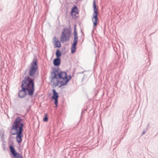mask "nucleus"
I'll return each mask as SVG.
<instances>
[{
	"mask_svg": "<svg viewBox=\"0 0 158 158\" xmlns=\"http://www.w3.org/2000/svg\"><path fill=\"white\" fill-rule=\"evenodd\" d=\"M22 120L20 117H17L12 125L10 131L12 135H17L16 140L19 143L22 142L23 136L22 133L23 131V124L22 122Z\"/></svg>",
	"mask_w": 158,
	"mask_h": 158,
	"instance_id": "3",
	"label": "nucleus"
},
{
	"mask_svg": "<svg viewBox=\"0 0 158 158\" xmlns=\"http://www.w3.org/2000/svg\"><path fill=\"white\" fill-rule=\"evenodd\" d=\"M71 15L73 17H76L77 15L79 14L78 9L76 6L73 7L71 12Z\"/></svg>",
	"mask_w": 158,
	"mask_h": 158,
	"instance_id": "10",
	"label": "nucleus"
},
{
	"mask_svg": "<svg viewBox=\"0 0 158 158\" xmlns=\"http://www.w3.org/2000/svg\"><path fill=\"white\" fill-rule=\"evenodd\" d=\"M77 43H73L72 45L71 48V53H73L76 51V46Z\"/></svg>",
	"mask_w": 158,
	"mask_h": 158,
	"instance_id": "12",
	"label": "nucleus"
},
{
	"mask_svg": "<svg viewBox=\"0 0 158 158\" xmlns=\"http://www.w3.org/2000/svg\"><path fill=\"white\" fill-rule=\"evenodd\" d=\"M45 117L43 119V121L44 122H47L48 120V114H44Z\"/></svg>",
	"mask_w": 158,
	"mask_h": 158,
	"instance_id": "14",
	"label": "nucleus"
},
{
	"mask_svg": "<svg viewBox=\"0 0 158 158\" xmlns=\"http://www.w3.org/2000/svg\"><path fill=\"white\" fill-rule=\"evenodd\" d=\"M10 149L12 155L16 158H23L22 155L16 152L14 146H10Z\"/></svg>",
	"mask_w": 158,
	"mask_h": 158,
	"instance_id": "7",
	"label": "nucleus"
},
{
	"mask_svg": "<svg viewBox=\"0 0 158 158\" xmlns=\"http://www.w3.org/2000/svg\"><path fill=\"white\" fill-rule=\"evenodd\" d=\"M53 95L52 96V99H54L55 100L54 103L56 105V107L57 106L58 103V95L57 93L56 92L55 89H53Z\"/></svg>",
	"mask_w": 158,
	"mask_h": 158,
	"instance_id": "9",
	"label": "nucleus"
},
{
	"mask_svg": "<svg viewBox=\"0 0 158 158\" xmlns=\"http://www.w3.org/2000/svg\"><path fill=\"white\" fill-rule=\"evenodd\" d=\"M74 39L73 40V42L74 43H77V39L78 37L77 35H74Z\"/></svg>",
	"mask_w": 158,
	"mask_h": 158,
	"instance_id": "15",
	"label": "nucleus"
},
{
	"mask_svg": "<svg viewBox=\"0 0 158 158\" xmlns=\"http://www.w3.org/2000/svg\"><path fill=\"white\" fill-rule=\"evenodd\" d=\"M38 69L37 62L36 60H33L31 64L30 67L29 75L31 77H33Z\"/></svg>",
	"mask_w": 158,
	"mask_h": 158,
	"instance_id": "6",
	"label": "nucleus"
},
{
	"mask_svg": "<svg viewBox=\"0 0 158 158\" xmlns=\"http://www.w3.org/2000/svg\"><path fill=\"white\" fill-rule=\"evenodd\" d=\"M56 56L57 58H59L61 56V54L59 50H57L56 52Z\"/></svg>",
	"mask_w": 158,
	"mask_h": 158,
	"instance_id": "13",
	"label": "nucleus"
},
{
	"mask_svg": "<svg viewBox=\"0 0 158 158\" xmlns=\"http://www.w3.org/2000/svg\"><path fill=\"white\" fill-rule=\"evenodd\" d=\"M70 37V32L68 28L64 29L62 33L60 40L62 43L68 41Z\"/></svg>",
	"mask_w": 158,
	"mask_h": 158,
	"instance_id": "4",
	"label": "nucleus"
},
{
	"mask_svg": "<svg viewBox=\"0 0 158 158\" xmlns=\"http://www.w3.org/2000/svg\"><path fill=\"white\" fill-rule=\"evenodd\" d=\"M74 35H77V32L76 27H74Z\"/></svg>",
	"mask_w": 158,
	"mask_h": 158,
	"instance_id": "16",
	"label": "nucleus"
},
{
	"mask_svg": "<svg viewBox=\"0 0 158 158\" xmlns=\"http://www.w3.org/2000/svg\"><path fill=\"white\" fill-rule=\"evenodd\" d=\"M71 78V76H68L67 73L65 72H60L57 74L55 73L52 78V85L53 87H60L66 85Z\"/></svg>",
	"mask_w": 158,
	"mask_h": 158,
	"instance_id": "2",
	"label": "nucleus"
},
{
	"mask_svg": "<svg viewBox=\"0 0 158 158\" xmlns=\"http://www.w3.org/2000/svg\"><path fill=\"white\" fill-rule=\"evenodd\" d=\"M60 59L59 58H57L54 60L53 64L55 66H59L60 63Z\"/></svg>",
	"mask_w": 158,
	"mask_h": 158,
	"instance_id": "11",
	"label": "nucleus"
},
{
	"mask_svg": "<svg viewBox=\"0 0 158 158\" xmlns=\"http://www.w3.org/2000/svg\"><path fill=\"white\" fill-rule=\"evenodd\" d=\"M95 3L94 0L93 2L94 13L93 14V17L92 18V21L94 24V28L97 26L98 22V10L97 8Z\"/></svg>",
	"mask_w": 158,
	"mask_h": 158,
	"instance_id": "5",
	"label": "nucleus"
},
{
	"mask_svg": "<svg viewBox=\"0 0 158 158\" xmlns=\"http://www.w3.org/2000/svg\"><path fill=\"white\" fill-rule=\"evenodd\" d=\"M34 80L27 77L24 78L22 81L21 87L22 89L19 92V97H24L27 94V93L30 95H33L34 91Z\"/></svg>",
	"mask_w": 158,
	"mask_h": 158,
	"instance_id": "1",
	"label": "nucleus"
},
{
	"mask_svg": "<svg viewBox=\"0 0 158 158\" xmlns=\"http://www.w3.org/2000/svg\"><path fill=\"white\" fill-rule=\"evenodd\" d=\"M53 43L55 45V48H60L61 47V44L60 41L55 36L53 38Z\"/></svg>",
	"mask_w": 158,
	"mask_h": 158,
	"instance_id": "8",
	"label": "nucleus"
}]
</instances>
